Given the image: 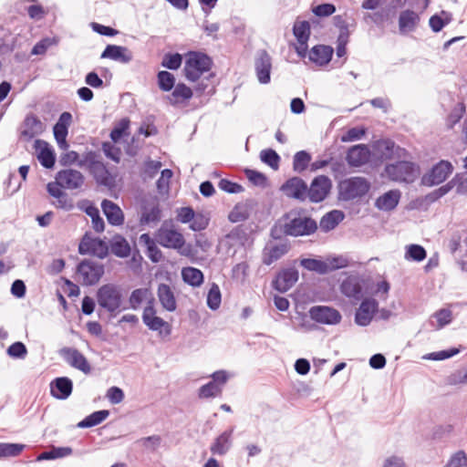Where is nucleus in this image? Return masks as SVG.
Listing matches in <instances>:
<instances>
[{
	"instance_id": "obj_1",
	"label": "nucleus",
	"mask_w": 467,
	"mask_h": 467,
	"mask_svg": "<svg viewBox=\"0 0 467 467\" xmlns=\"http://www.w3.org/2000/svg\"><path fill=\"white\" fill-rule=\"evenodd\" d=\"M97 302L101 308L107 310L111 315H116L127 309V307H122V288L111 283L103 285L98 289Z\"/></svg>"
},
{
	"instance_id": "obj_2",
	"label": "nucleus",
	"mask_w": 467,
	"mask_h": 467,
	"mask_svg": "<svg viewBox=\"0 0 467 467\" xmlns=\"http://www.w3.org/2000/svg\"><path fill=\"white\" fill-rule=\"evenodd\" d=\"M300 265L306 270L324 275L348 266L349 262L343 255L328 256L325 260L305 258Z\"/></svg>"
},
{
	"instance_id": "obj_3",
	"label": "nucleus",
	"mask_w": 467,
	"mask_h": 467,
	"mask_svg": "<svg viewBox=\"0 0 467 467\" xmlns=\"http://www.w3.org/2000/svg\"><path fill=\"white\" fill-rule=\"evenodd\" d=\"M385 172L391 181L411 183L419 175V168L413 162L400 161L386 165Z\"/></svg>"
},
{
	"instance_id": "obj_4",
	"label": "nucleus",
	"mask_w": 467,
	"mask_h": 467,
	"mask_svg": "<svg viewBox=\"0 0 467 467\" xmlns=\"http://www.w3.org/2000/svg\"><path fill=\"white\" fill-rule=\"evenodd\" d=\"M78 166H86L99 184L109 186L112 183L113 179L109 171L96 152H88L84 160L79 161Z\"/></svg>"
},
{
	"instance_id": "obj_5",
	"label": "nucleus",
	"mask_w": 467,
	"mask_h": 467,
	"mask_svg": "<svg viewBox=\"0 0 467 467\" xmlns=\"http://www.w3.org/2000/svg\"><path fill=\"white\" fill-rule=\"evenodd\" d=\"M212 61L204 54L190 53L184 66V74L188 80L196 81L204 73L210 70Z\"/></svg>"
},
{
	"instance_id": "obj_6",
	"label": "nucleus",
	"mask_w": 467,
	"mask_h": 467,
	"mask_svg": "<svg viewBox=\"0 0 467 467\" xmlns=\"http://www.w3.org/2000/svg\"><path fill=\"white\" fill-rule=\"evenodd\" d=\"M289 221L284 225V233L291 236L309 235L313 234L317 228V223L313 219L306 216H294L293 213L287 214Z\"/></svg>"
},
{
	"instance_id": "obj_7",
	"label": "nucleus",
	"mask_w": 467,
	"mask_h": 467,
	"mask_svg": "<svg viewBox=\"0 0 467 467\" xmlns=\"http://www.w3.org/2000/svg\"><path fill=\"white\" fill-rule=\"evenodd\" d=\"M369 182L362 177H352L339 183V194L345 201L364 196L369 191Z\"/></svg>"
},
{
	"instance_id": "obj_8",
	"label": "nucleus",
	"mask_w": 467,
	"mask_h": 467,
	"mask_svg": "<svg viewBox=\"0 0 467 467\" xmlns=\"http://www.w3.org/2000/svg\"><path fill=\"white\" fill-rule=\"evenodd\" d=\"M103 275V265L88 259L80 262L77 268L78 281L83 285L97 284Z\"/></svg>"
},
{
	"instance_id": "obj_9",
	"label": "nucleus",
	"mask_w": 467,
	"mask_h": 467,
	"mask_svg": "<svg viewBox=\"0 0 467 467\" xmlns=\"http://www.w3.org/2000/svg\"><path fill=\"white\" fill-rule=\"evenodd\" d=\"M144 325L152 331H157L161 337H168L171 333V326L157 316L154 306H146L142 313Z\"/></svg>"
},
{
	"instance_id": "obj_10",
	"label": "nucleus",
	"mask_w": 467,
	"mask_h": 467,
	"mask_svg": "<svg viewBox=\"0 0 467 467\" xmlns=\"http://www.w3.org/2000/svg\"><path fill=\"white\" fill-rule=\"evenodd\" d=\"M156 240L161 246L172 249H180L185 243L183 235L166 223L158 230Z\"/></svg>"
},
{
	"instance_id": "obj_11",
	"label": "nucleus",
	"mask_w": 467,
	"mask_h": 467,
	"mask_svg": "<svg viewBox=\"0 0 467 467\" xmlns=\"http://www.w3.org/2000/svg\"><path fill=\"white\" fill-rule=\"evenodd\" d=\"M212 380L199 389L201 399L214 398L220 396L223 388L227 382L228 375L224 370H218L212 374Z\"/></svg>"
},
{
	"instance_id": "obj_12",
	"label": "nucleus",
	"mask_w": 467,
	"mask_h": 467,
	"mask_svg": "<svg viewBox=\"0 0 467 467\" xmlns=\"http://www.w3.org/2000/svg\"><path fill=\"white\" fill-rule=\"evenodd\" d=\"M55 179L65 190H80L85 183V177L81 171L74 169H64L59 171Z\"/></svg>"
},
{
	"instance_id": "obj_13",
	"label": "nucleus",
	"mask_w": 467,
	"mask_h": 467,
	"mask_svg": "<svg viewBox=\"0 0 467 467\" xmlns=\"http://www.w3.org/2000/svg\"><path fill=\"white\" fill-rule=\"evenodd\" d=\"M453 171L452 164L448 161H441L422 177V183L434 186L443 182Z\"/></svg>"
},
{
	"instance_id": "obj_14",
	"label": "nucleus",
	"mask_w": 467,
	"mask_h": 467,
	"mask_svg": "<svg viewBox=\"0 0 467 467\" xmlns=\"http://www.w3.org/2000/svg\"><path fill=\"white\" fill-rule=\"evenodd\" d=\"M59 355L72 368L80 370L85 374L91 371V367L86 357L74 348H63L59 350Z\"/></svg>"
},
{
	"instance_id": "obj_15",
	"label": "nucleus",
	"mask_w": 467,
	"mask_h": 467,
	"mask_svg": "<svg viewBox=\"0 0 467 467\" xmlns=\"http://www.w3.org/2000/svg\"><path fill=\"white\" fill-rule=\"evenodd\" d=\"M309 317L312 320L326 325H336L341 320L340 313L337 309L327 306H312L309 309Z\"/></svg>"
},
{
	"instance_id": "obj_16",
	"label": "nucleus",
	"mask_w": 467,
	"mask_h": 467,
	"mask_svg": "<svg viewBox=\"0 0 467 467\" xmlns=\"http://www.w3.org/2000/svg\"><path fill=\"white\" fill-rule=\"evenodd\" d=\"M331 181L325 175L316 177L307 188V197L312 202H322L329 193Z\"/></svg>"
},
{
	"instance_id": "obj_17",
	"label": "nucleus",
	"mask_w": 467,
	"mask_h": 467,
	"mask_svg": "<svg viewBox=\"0 0 467 467\" xmlns=\"http://www.w3.org/2000/svg\"><path fill=\"white\" fill-rule=\"evenodd\" d=\"M281 191L289 198L304 201L307 197V185L299 177H293L287 180L282 186Z\"/></svg>"
},
{
	"instance_id": "obj_18",
	"label": "nucleus",
	"mask_w": 467,
	"mask_h": 467,
	"mask_svg": "<svg viewBox=\"0 0 467 467\" xmlns=\"http://www.w3.org/2000/svg\"><path fill=\"white\" fill-rule=\"evenodd\" d=\"M379 304L373 298L364 299L355 315V322L358 326L366 327L370 324L374 314L378 310Z\"/></svg>"
},
{
	"instance_id": "obj_19",
	"label": "nucleus",
	"mask_w": 467,
	"mask_h": 467,
	"mask_svg": "<svg viewBox=\"0 0 467 467\" xmlns=\"http://www.w3.org/2000/svg\"><path fill=\"white\" fill-rule=\"evenodd\" d=\"M44 130V123L36 115L29 114L26 117L23 122L21 138L29 141L35 137L42 134Z\"/></svg>"
},
{
	"instance_id": "obj_20",
	"label": "nucleus",
	"mask_w": 467,
	"mask_h": 467,
	"mask_svg": "<svg viewBox=\"0 0 467 467\" xmlns=\"http://www.w3.org/2000/svg\"><path fill=\"white\" fill-rule=\"evenodd\" d=\"M72 116L69 112H63L58 121L55 124L53 128L54 136L57 140V146L61 150H67L69 145L67 142V127L71 121Z\"/></svg>"
},
{
	"instance_id": "obj_21",
	"label": "nucleus",
	"mask_w": 467,
	"mask_h": 467,
	"mask_svg": "<svg viewBox=\"0 0 467 467\" xmlns=\"http://www.w3.org/2000/svg\"><path fill=\"white\" fill-rule=\"evenodd\" d=\"M78 251L81 254H91L99 258H104L109 253V247L101 239L84 238L79 244Z\"/></svg>"
},
{
	"instance_id": "obj_22",
	"label": "nucleus",
	"mask_w": 467,
	"mask_h": 467,
	"mask_svg": "<svg viewBox=\"0 0 467 467\" xmlns=\"http://www.w3.org/2000/svg\"><path fill=\"white\" fill-rule=\"evenodd\" d=\"M254 67L258 81L262 84L269 83L272 68V59L266 51L262 50L258 53Z\"/></svg>"
},
{
	"instance_id": "obj_23",
	"label": "nucleus",
	"mask_w": 467,
	"mask_h": 467,
	"mask_svg": "<svg viewBox=\"0 0 467 467\" xmlns=\"http://www.w3.org/2000/svg\"><path fill=\"white\" fill-rule=\"evenodd\" d=\"M289 251L287 243H268L263 251V263L266 265H272L279 260Z\"/></svg>"
},
{
	"instance_id": "obj_24",
	"label": "nucleus",
	"mask_w": 467,
	"mask_h": 467,
	"mask_svg": "<svg viewBox=\"0 0 467 467\" xmlns=\"http://www.w3.org/2000/svg\"><path fill=\"white\" fill-rule=\"evenodd\" d=\"M298 280V271L295 268H286L278 273L273 282L274 287L279 292L288 291Z\"/></svg>"
},
{
	"instance_id": "obj_25",
	"label": "nucleus",
	"mask_w": 467,
	"mask_h": 467,
	"mask_svg": "<svg viewBox=\"0 0 467 467\" xmlns=\"http://www.w3.org/2000/svg\"><path fill=\"white\" fill-rule=\"evenodd\" d=\"M370 159V150L365 144L352 146L348 153L346 160L350 166L360 167L366 164Z\"/></svg>"
},
{
	"instance_id": "obj_26",
	"label": "nucleus",
	"mask_w": 467,
	"mask_h": 467,
	"mask_svg": "<svg viewBox=\"0 0 467 467\" xmlns=\"http://www.w3.org/2000/svg\"><path fill=\"white\" fill-rule=\"evenodd\" d=\"M34 147L36 150L37 160L40 164L47 168L51 169L55 165L56 157L54 150L51 149L49 144L42 140H36L34 143Z\"/></svg>"
},
{
	"instance_id": "obj_27",
	"label": "nucleus",
	"mask_w": 467,
	"mask_h": 467,
	"mask_svg": "<svg viewBox=\"0 0 467 467\" xmlns=\"http://www.w3.org/2000/svg\"><path fill=\"white\" fill-rule=\"evenodd\" d=\"M377 150L379 152L380 157L385 160H392L395 158H405L407 151L405 149L397 146L389 140H383L378 141Z\"/></svg>"
},
{
	"instance_id": "obj_28",
	"label": "nucleus",
	"mask_w": 467,
	"mask_h": 467,
	"mask_svg": "<svg viewBox=\"0 0 467 467\" xmlns=\"http://www.w3.org/2000/svg\"><path fill=\"white\" fill-rule=\"evenodd\" d=\"M143 303H147V306H154L153 294L146 287L134 289L129 297L130 307L137 310Z\"/></svg>"
},
{
	"instance_id": "obj_29",
	"label": "nucleus",
	"mask_w": 467,
	"mask_h": 467,
	"mask_svg": "<svg viewBox=\"0 0 467 467\" xmlns=\"http://www.w3.org/2000/svg\"><path fill=\"white\" fill-rule=\"evenodd\" d=\"M420 15L407 9L400 12L399 16V30L400 34L413 32L420 23Z\"/></svg>"
},
{
	"instance_id": "obj_30",
	"label": "nucleus",
	"mask_w": 467,
	"mask_h": 467,
	"mask_svg": "<svg viewBox=\"0 0 467 467\" xmlns=\"http://www.w3.org/2000/svg\"><path fill=\"white\" fill-rule=\"evenodd\" d=\"M400 197L401 192L400 190H390L377 198L375 207L380 211H392L399 204Z\"/></svg>"
},
{
	"instance_id": "obj_31",
	"label": "nucleus",
	"mask_w": 467,
	"mask_h": 467,
	"mask_svg": "<svg viewBox=\"0 0 467 467\" xmlns=\"http://www.w3.org/2000/svg\"><path fill=\"white\" fill-rule=\"evenodd\" d=\"M101 58H110L121 63H129L132 60V53L125 47L109 45L102 52Z\"/></svg>"
},
{
	"instance_id": "obj_32",
	"label": "nucleus",
	"mask_w": 467,
	"mask_h": 467,
	"mask_svg": "<svg viewBox=\"0 0 467 467\" xmlns=\"http://www.w3.org/2000/svg\"><path fill=\"white\" fill-rule=\"evenodd\" d=\"M51 395L58 400H66L72 392L73 383L67 377L57 378L50 384Z\"/></svg>"
},
{
	"instance_id": "obj_33",
	"label": "nucleus",
	"mask_w": 467,
	"mask_h": 467,
	"mask_svg": "<svg viewBox=\"0 0 467 467\" xmlns=\"http://www.w3.org/2000/svg\"><path fill=\"white\" fill-rule=\"evenodd\" d=\"M341 292L346 296L354 300H360L362 294L361 280L358 276H348L340 286Z\"/></svg>"
},
{
	"instance_id": "obj_34",
	"label": "nucleus",
	"mask_w": 467,
	"mask_h": 467,
	"mask_svg": "<svg viewBox=\"0 0 467 467\" xmlns=\"http://www.w3.org/2000/svg\"><path fill=\"white\" fill-rule=\"evenodd\" d=\"M158 298L161 306L169 312L176 310L177 303L174 293L170 285L161 284L157 290Z\"/></svg>"
},
{
	"instance_id": "obj_35",
	"label": "nucleus",
	"mask_w": 467,
	"mask_h": 467,
	"mask_svg": "<svg viewBox=\"0 0 467 467\" xmlns=\"http://www.w3.org/2000/svg\"><path fill=\"white\" fill-rule=\"evenodd\" d=\"M101 208L107 217L108 222L112 225H120L123 223L124 215L121 209L109 200H104L101 202Z\"/></svg>"
},
{
	"instance_id": "obj_36",
	"label": "nucleus",
	"mask_w": 467,
	"mask_h": 467,
	"mask_svg": "<svg viewBox=\"0 0 467 467\" xmlns=\"http://www.w3.org/2000/svg\"><path fill=\"white\" fill-rule=\"evenodd\" d=\"M333 48L329 46L319 45L309 52V59L318 66L327 65L332 57Z\"/></svg>"
},
{
	"instance_id": "obj_37",
	"label": "nucleus",
	"mask_w": 467,
	"mask_h": 467,
	"mask_svg": "<svg viewBox=\"0 0 467 467\" xmlns=\"http://www.w3.org/2000/svg\"><path fill=\"white\" fill-rule=\"evenodd\" d=\"M233 431V429L225 431L215 439L210 448L213 454L223 455L229 451L232 444Z\"/></svg>"
},
{
	"instance_id": "obj_38",
	"label": "nucleus",
	"mask_w": 467,
	"mask_h": 467,
	"mask_svg": "<svg viewBox=\"0 0 467 467\" xmlns=\"http://www.w3.org/2000/svg\"><path fill=\"white\" fill-rule=\"evenodd\" d=\"M110 251L118 257L126 258L130 254V246L124 237L116 234L110 240Z\"/></svg>"
},
{
	"instance_id": "obj_39",
	"label": "nucleus",
	"mask_w": 467,
	"mask_h": 467,
	"mask_svg": "<svg viewBox=\"0 0 467 467\" xmlns=\"http://www.w3.org/2000/svg\"><path fill=\"white\" fill-rule=\"evenodd\" d=\"M182 277L186 284L194 287H198L203 283L202 272L195 267H183Z\"/></svg>"
},
{
	"instance_id": "obj_40",
	"label": "nucleus",
	"mask_w": 467,
	"mask_h": 467,
	"mask_svg": "<svg viewBox=\"0 0 467 467\" xmlns=\"http://www.w3.org/2000/svg\"><path fill=\"white\" fill-rule=\"evenodd\" d=\"M345 215L343 212L334 210L324 215L320 221L322 230L327 232L334 229L343 219Z\"/></svg>"
},
{
	"instance_id": "obj_41",
	"label": "nucleus",
	"mask_w": 467,
	"mask_h": 467,
	"mask_svg": "<svg viewBox=\"0 0 467 467\" xmlns=\"http://www.w3.org/2000/svg\"><path fill=\"white\" fill-rule=\"evenodd\" d=\"M109 415V411L107 410L95 411L79 421L77 426L81 429L97 426L104 421Z\"/></svg>"
},
{
	"instance_id": "obj_42",
	"label": "nucleus",
	"mask_w": 467,
	"mask_h": 467,
	"mask_svg": "<svg viewBox=\"0 0 467 467\" xmlns=\"http://www.w3.org/2000/svg\"><path fill=\"white\" fill-rule=\"evenodd\" d=\"M192 96V91L184 84H178L175 86L172 93L168 97L171 104L181 103L184 100L190 99Z\"/></svg>"
},
{
	"instance_id": "obj_43",
	"label": "nucleus",
	"mask_w": 467,
	"mask_h": 467,
	"mask_svg": "<svg viewBox=\"0 0 467 467\" xmlns=\"http://www.w3.org/2000/svg\"><path fill=\"white\" fill-rule=\"evenodd\" d=\"M452 20L451 13L441 11V16L433 15L429 20L431 30L435 33L440 32L445 26L449 25Z\"/></svg>"
},
{
	"instance_id": "obj_44",
	"label": "nucleus",
	"mask_w": 467,
	"mask_h": 467,
	"mask_svg": "<svg viewBox=\"0 0 467 467\" xmlns=\"http://www.w3.org/2000/svg\"><path fill=\"white\" fill-rule=\"evenodd\" d=\"M73 450L71 447H52L50 451H44L37 457V461L54 460L71 455Z\"/></svg>"
},
{
	"instance_id": "obj_45",
	"label": "nucleus",
	"mask_w": 467,
	"mask_h": 467,
	"mask_svg": "<svg viewBox=\"0 0 467 467\" xmlns=\"http://www.w3.org/2000/svg\"><path fill=\"white\" fill-rule=\"evenodd\" d=\"M293 31L298 43H307L310 35V26L307 21L296 22Z\"/></svg>"
},
{
	"instance_id": "obj_46",
	"label": "nucleus",
	"mask_w": 467,
	"mask_h": 467,
	"mask_svg": "<svg viewBox=\"0 0 467 467\" xmlns=\"http://www.w3.org/2000/svg\"><path fill=\"white\" fill-rule=\"evenodd\" d=\"M249 217V209L245 203H238L230 212L228 218L232 223H240Z\"/></svg>"
},
{
	"instance_id": "obj_47",
	"label": "nucleus",
	"mask_w": 467,
	"mask_h": 467,
	"mask_svg": "<svg viewBox=\"0 0 467 467\" xmlns=\"http://www.w3.org/2000/svg\"><path fill=\"white\" fill-rule=\"evenodd\" d=\"M310 161H311V156L306 151L301 150V151L296 152L294 156V161H293L294 171H296L297 172H302L303 171H305L307 168Z\"/></svg>"
},
{
	"instance_id": "obj_48",
	"label": "nucleus",
	"mask_w": 467,
	"mask_h": 467,
	"mask_svg": "<svg viewBox=\"0 0 467 467\" xmlns=\"http://www.w3.org/2000/svg\"><path fill=\"white\" fill-rule=\"evenodd\" d=\"M222 301V296L221 291L216 284H213L211 288L209 289L208 295H207V306L212 310H216L219 308Z\"/></svg>"
},
{
	"instance_id": "obj_49",
	"label": "nucleus",
	"mask_w": 467,
	"mask_h": 467,
	"mask_svg": "<svg viewBox=\"0 0 467 467\" xmlns=\"http://www.w3.org/2000/svg\"><path fill=\"white\" fill-rule=\"evenodd\" d=\"M158 85L163 91H170L174 88L175 78L168 71H160L158 73Z\"/></svg>"
},
{
	"instance_id": "obj_50",
	"label": "nucleus",
	"mask_w": 467,
	"mask_h": 467,
	"mask_svg": "<svg viewBox=\"0 0 467 467\" xmlns=\"http://www.w3.org/2000/svg\"><path fill=\"white\" fill-rule=\"evenodd\" d=\"M261 161L270 166L274 170H277L279 167L280 157L272 149L264 150L260 152Z\"/></svg>"
},
{
	"instance_id": "obj_51",
	"label": "nucleus",
	"mask_w": 467,
	"mask_h": 467,
	"mask_svg": "<svg viewBox=\"0 0 467 467\" xmlns=\"http://www.w3.org/2000/svg\"><path fill=\"white\" fill-rule=\"evenodd\" d=\"M426 257L425 249L419 244H410L407 246L405 258L408 260L420 262Z\"/></svg>"
},
{
	"instance_id": "obj_52",
	"label": "nucleus",
	"mask_w": 467,
	"mask_h": 467,
	"mask_svg": "<svg viewBox=\"0 0 467 467\" xmlns=\"http://www.w3.org/2000/svg\"><path fill=\"white\" fill-rule=\"evenodd\" d=\"M86 213L91 218L94 230L98 233L103 232L105 223L99 215V209L95 206H88L86 209Z\"/></svg>"
},
{
	"instance_id": "obj_53",
	"label": "nucleus",
	"mask_w": 467,
	"mask_h": 467,
	"mask_svg": "<svg viewBox=\"0 0 467 467\" xmlns=\"http://www.w3.org/2000/svg\"><path fill=\"white\" fill-rule=\"evenodd\" d=\"M431 318H434L437 321V325L435 326V327L437 329H441L444 326H446L451 322L452 313L450 309L442 308V309L436 311L431 316Z\"/></svg>"
},
{
	"instance_id": "obj_54",
	"label": "nucleus",
	"mask_w": 467,
	"mask_h": 467,
	"mask_svg": "<svg viewBox=\"0 0 467 467\" xmlns=\"http://www.w3.org/2000/svg\"><path fill=\"white\" fill-rule=\"evenodd\" d=\"M130 127V120L128 119H122L111 130L110 139L114 142H118L124 135L127 134V130Z\"/></svg>"
},
{
	"instance_id": "obj_55",
	"label": "nucleus",
	"mask_w": 467,
	"mask_h": 467,
	"mask_svg": "<svg viewBox=\"0 0 467 467\" xmlns=\"http://www.w3.org/2000/svg\"><path fill=\"white\" fill-rule=\"evenodd\" d=\"M24 449V445L17 443H0V457L17 456Z\"/></svg>"
},
{
	"instance_id": "obj_56",
	"label": "nucleus",
	"mask_w": 467,
	"mask_h": 467,
	"mask_svg": "<svg viewBox=\"0 0 467 467\" xmlns=\"http://www.w3.org/2000/svg\"><path fill=\"white\" fill-rule=\"evenodd\" d=\"M57 44V41L56 38H43L39 42H37L34 47L32 48L31 54L32 55H44L47 50Z\"/></svg>"
},
{
	"instance_id": "obj_57",
	"label": "nucleus",
	"mask_w": 467,
	"mask_h": 467,
	"mask_svg": "<svg viewBox=\"0 0 467 467\" xmlns=\"http://www.w3.org/2000/svg\"><path fill=\"white\" fill-rule=\"evenodd\" d=\"M444 467H467V454L463 451H456Z\"/></svg>"
},
{
	"instance_id": "obj_58",
	"label": "nucleus",
	"mask_w": 467,
	"mask_h": 467,
	"mask_svg": "<svg viewBox=\"0 0 467 467\" xmlns=\"http://www.w3.org/2000/svg\"><path fill=\"white\" fill-rule=\"evenodd\" d=\"M182 57L180 54H168L165 55L163 60L161 62L162 67H167L169 69H178L182 65Z\"/></svg>"
},
{
	"instance_id": "obj_59",
	"label": "nucleus",
	"mask_w": 467,
	"mask_h": 467,
	"mask_svg": "<svg viewBox=\"0 0 467 467\" xmlns=\"http://www.w3.org/2000/svg\"><path fill=\"white\" fill-rule=\"evenodd\" d=\"M6 352L13 358H24L27 354V349L24 343L15 342L8 347Z\"/></svg>"
},
{
	"instance_id": "obj_60",
	"label": "nucleus",
	"mask_w": 467,
	"mask_h": 467,
	"mask_svg": "<svg viewBox=\"0 0 467 467\" xmlns=\"http://www.w3.org/2000/svg\"><path fill=\"white\" fill-rule=\"evenodd\" d=\"M161 220V210L158 206H153L150 210L145 211L141 216V223L150 224L156 223Z\"/></svg>"
},
{
	"instance_id": "obj_61",
	"label": "nucleus",
	"mask_w": 467,
	"mask_h": 467,
	"mask_svg": "<svg viewBox=\"0 0 467 467\" xmlns=\"http://www.w3.org/2000/svg\"><path fill=\"white\" fill-rule=\"evenodd\" d=\"M209 224V218L203 213H194V218L192 220L190 224V228L192 231H202L204 230Z\"/></svg>"
},
{
	"instance_id": "obj_62",
	"label": "nucleus",
	"mask_w": 467,
	"mask_h": 467,
	"mask_svg": "<svg viewBox=\"0 0 467 467\" xmlns=\"http://www.w3.org/2000/svg\"><path fill=\"white\" fill-rule=\"evenodd\" d=\"M459 353L458 348H451L448 350H441L438 352H432L427 354L423 357L424 359H431V360H444L446 358H451Z\"/></svg>"
},
{
	"instance_id": "obj_63",
	"label": "nucleus",
	"mask_w": 467,
	"mask_h": 467,
	"mask_svg": "<svg viewBox=\"0 0 467 467\" xmlns=\"http://www.w3.org/2000/svg\"><path fill=\"white\" fill-rule=\"evenodd\" d=\"M366 133L363 128H351L342 137L341 141L349 142L360 140Z\"/></svg>"
},
{
	"instance_id": "obj_64",
	"label": "nucleus",
	"mask_w": 467,
	"mask_h": 467,
	"mask_svg": "<svg viewBox=\"0 0 467 467\" xmlns=\"http://www.w3.org/2000/svg\"><path fill=\"white\" fill-rule=\"evenodd\" d=\"M106 397L112 404H119L124 399V392L119 387H111L107 390Z\"/></svg>"
}]
</instances>
